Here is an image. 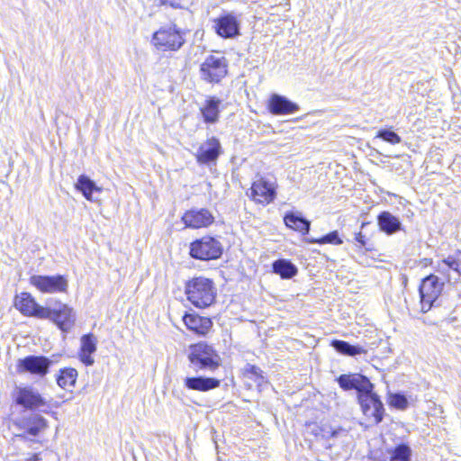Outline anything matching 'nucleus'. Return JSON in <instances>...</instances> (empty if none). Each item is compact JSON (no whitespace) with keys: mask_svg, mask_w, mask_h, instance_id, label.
Returning a JSON list of instances; mask_svg holds the SVG:
<instances>
[{"mask_svg":"<svg viewBox=\"0 0 461 461\" xmlns=\"http://www.w3.org/2000/svg\"><path fill=\"white\" fill-rule=\"evenodd\" d=\"M185 293L188 302L201 309L212 305L216 297L213 282L203 276L194 277L186 282Z\"/></svg>","mask_w":461,"mask_h":461,"instance_id":"nucleus-1","label":"nucleus"},{"mask_svg":"<svg viewBox=\"0 0 461 461\" xmlns=\"http://www.w3.org/2000/svg\"><path fill=\"white\" fill-rule=\"evenodd\" d=\"M187 358L195 370L214 371L221 366V357L212 346L199 342L189 346Z\"/></svg>","mask_w":461,"mask_h":461,"instance_id":"nucleus-2","label":"nucleus"},{"mask_svg":"<svg viewBox=\"0 0 461 461\" xmlns=\"http://www.w3.org/2000/svg\"><path fill=\"white\" fill-rule=\"evenodd\" d=\"M223 252L221 242L215 238L206 236L196 240L190 244V256L199 260H212L219 258Z\"/></svg>","mask_w":461,"mask_h":461,"instance_id":"nucleus-3","label":"nucleus"},{"mask_svg":"<svg viewBox=\"0 0 461 461\" xmlns=\"http://www.w3.org/2000/svg\"><path fill=\"white\" fill-rule=\"evenodd\" d=\"M228 72V61L221 55H209L200 66V77L208 83H219Z\"/></svg>","mask_w":461,"mask_h":461,"instance_id":"nucleus-4","label":"nucleus"},{"mask_svg":"<svg viewBox=\"0 0 461 461\" xmlns=\"http://www.w3.org/2000/svg\"><path fill=\"white\" fill-rule=\"evenodd\" d=\"M47 312L43 319L53 321L63 332H68L74 327L76 313L68 305L58 303L54 306H48Z\"/></svg>","mask_w":461,"mask_h":461,"instance_id":"nucleus-5","label":"nucleus"},{"mask_svg":"<svg viewBox=\"0 0 461 461\" xmlns=\"http://www.w3.org/2000/svg\"><path fill=\"white\" fill-rule=\"evenodd\" d=\"M443 284L434 275L426 276L420 286L421 310L426 312L432 307L434 302L441 294Z\"/></svg>","mask_w":461,"mask_h":461,"instance_id":"nucleus-6","label":"nucleus"},{"mask_svg":"<svg viewBox=\"0 0 461 461\" xmlns=\"http://www.w3.org/2000/svg\"><path fill=\"white\" fill-rule=\"evenodd\" d=\"M358 402L366 418L372 419L375 424L383 420L384 408L376 393L373 391L361 393L358 395Z\"/></svg>","mask_w":461,"mask_h":461,"instance_id":"nucleus-7","label":"nucleus"},{"mask_svg":"<svg viewBox=\"0 0 461 461\" xmlns=\"http://www.w3.org/2000/svg\"><path fill=\"white\" fill-rule=\"evenodd\" d=\"M30 283L42 293H62L68 286V280L63 276H31Z\"/></svg>","mask_w":461,"mask_h":461,"instance_id":"nucleus-8","label":"nucleus"},{"mask_svg":"<svg viewBox=\"0 0 461 461\" xmlns=\"http://www.w3.org/2000/svg\"><path fill=\"white\" fill-rule=\"evenodd\" d=\"M185 40L181 31H155L152 43L160 50H176L179 49Z\"/></svg>","mask_w":461,"mask_h":461,"instance_id":"nucleus-9","label":"nucleus"},{"mask_svg":"<svg viewBox=\"0 0 461 461\" xmlns=\"http://www.w3.org/2000/svg\"><path fill=\"white\" fill-rule=\"evenodd\" d=\"M14 307L25 316L43 319L47 316V307L38 304L29 293H21L14 298Z\"/></svg>","mask_w":461,"mask_h":461,"instance_id":"nucleus-10","label":"nucleus"},{"mask_svg":"<svg viewBox=\"0 0 461 461\" xmlns=\"http://www.w3.org/2000/svg\"><path fill=\"white\" fill-rule=\"evenodd\" d=\"M15 402L30 410L47 406V402L38 390L31 386L17 387L15 389Z\"/></svg>","mask_w":461,"mask_h":461,"instance_id":"nucleus-11","label":"nucleus"},{"mask_svg":"<svg viewBox=\"0 0 461 461\" xmlns=\"http://www.w3.org/2000/svg\"><path fill=\"white\" fill-rule=\"evenodd\" d=\"M51 365V361L43 356H29L20 359L17 368L20 373H31L44 376Z\"/></svg>","mask_w":461,"mask_h":461,"instance_id":"nucleus-12","label":"nucleus"},{"mask_svg":"<svg viewBox=\"0 0 461 461\" xmlns=\"http://www.w3.org/2000/svg\"><path fill=\"white\" fill-rule=\"evenodd\" d=\"M251 198L258 203L268 204L276 198V185L265 178L256 180L250 188Z\"/></svg>","mask_w":461,"mask_h":461,"instance_id":"nucleus-13","label":"nucleus"},{"mask_svg":"<svg viewBox=\"0 0 461 461\" xmlns=\"http://www.w3.org/2000/svg\"><path fill=\"white\" fill-rule=\"evenodd\" d=\"M339 386L345 390L355 389L358 395L373 391L374 385L367 377L360 374H344L337 378Z\"/></svg>","mask_w":461,"mask_h":461,"instance_id":"nucleus-14","label":"nucleus"},{"mask_svg":"<svg viewBox=\"0 0 461 461\" xmlns=\"http://www.w3.org/2000/svg\"><path fill=\"white\" fill-rule=\"evenodd\" d=\"M214 221L212 212L204 208L191 209L182 216V221L187 228L199 229L211 225Z\"/></svg>","mask_w":461,"mask_h":461,"instance_id":"nucleus-15","label":"nucleus"},{"mask_svg":"<svg viewBox=\"0 0 461 461\" xmlns=\"http://www.w3.org/2000/svg\"><path fill=\"white\" fill-rule=\"evenodd\" d=\"M221 153V143L212 137L202 143L196 151L195 157L200 164H209L215 161Z\"/></svg>","mask_w":461,"mask_h":461,"instance_id":"nucleus-16","label":"nucleus"},{"mask_svg":"<svg viewBox=\"0 0 461 461\" xmlns=\"http://www.w3.org/2000/svg\"><path fill=\"white\" fill-rule=\"evenodd\" d=\"M183 384L187 390L204 393L218 388L221 385V380L203 375L186 376L183 379Z\"/></svg>","mask_w":461,"mask_h":461,"instance_id":"nucleus-17","label":"nucleus"},{"mask_svg":"<svg viewBox=\"0 0 461 461\" xmlns=\"http://www.w3.org/2000/svg\"><path fill=\"white\" fill-rule=\"evenodd\" d=\"M268 109L272 114L284 115L292 114L299 111V105L291 102L285 96L274 94L268 102Z\"/></svg>","mask_w":461,"mask_h":461,"instance_id":"nucleus-18","label":"nucleus"},{"mask_svg":"<svg viewBox=\"0 0 461 461\" xmlns=\"http://www.w3.org/2000/svg\"><path fill=\"white\" fill-rule=\"evenodd\" d=\"M183 321L189 330L203 336L206 335L212 327L210 318L200 316L194 312L185 313L183 316Z\"/></svg>","mask_w":461,"mask_h":461,"instance_id":"nucleus-19","label":"nucleus"},{"mask_svg":"<svg viewBox=\"0 0 461 461\" xmlns=\"http://www.w3.org/2000/svg\"><path fill=\"white\" fill-rule=\"evenodd\" d=\"M221 104V101L215 96H210L205 100L200 111L206 123L213 124L218 122Z\"/></svg>","mask_w":461,"mask_h":461,"instance_id":"nucleus-20","label":"nucleus"},{"mask_svg":"<svg viewBox=\"0 0 461 461\" xmlns=\"http://www.w3.org/2000/svg\"><path fill=\"white\" fill-rule=\"evenodd\" d=\"M80 348V360L86 366L94 364L92 354L96 351L97 339L93 334L82 336Z\"/></svg>","mask_w":461,"mask_h":461,"instance_id":"nucleus-21","label":"nucleus"},{"mask_svg":"<svg viewBox=\"0 0 461 461\" xmlns=\"http://www.w3.org/2000/svg\"><path fill=\"white\" fill-rule=\"evenodd\" d=\"M379 228L388 235L393 234L402 229L400 220L389 212H383L377 217Z\"/></svg>","mask_w":461,"mask_h":461,"instance_id":"nucleus-22","label":"nucleus"},{"mask_svg":"<svg viewBox=\"0 0 461 461\" xmlns=\"http://www.w3.org/2000/svg\"><path fill=\"white\" fill-rule=\"evenodd\" d=\"M285 223L288 228L307 234L310 230L311 222L301 215L294 212H288L284 218Z\"/></svg>","mask_w":461,"mask_h":461,"instance_id":"nucleus-23","label":"nucleus"},{"mask_svg":"<svg viewBox=\"0 0 461 461\" xmlns=\"http://www.w3.org/2000/svg\"><path fill=\"white\" fill-rule=\"evenodd\" d=\"M75 186L78 191L82 193L84 197L88 201H94L92 196L94 192L102 191L101 187L97 186L93 180H91L88 176L85 175H81L78 176Z\"/></svg>","mask_w":461,"mask_h":461,"instance_id":"nucleus-24","label":"nucleus"},{"mask_svg":"<svg viewBox=\"0 0 461 461\" xmlns=\"http://www.w3.org/2000/svg\"><path fill=\"white\" fill-rule=\"evenodd\" d=\"M273 272L283 279L294 277L298 270L295 265L287 259H277L272 264Z\"/></svg>","mask_w":461,"mask_h":461,"instance_id":"nucleus-25","label":"nucleus"},{"mask_svg":"<svg viewBox=\"0 0 461 461\" xmlns=\"http://www.w3.org/2000/svg\"><path fill=\"white\" fill-rule=\"evenodd\" d=\"M331 346L340 354L355 357L357 355L366 354V350L360 346H354L344 340L335 339Z\"/></svg>","mask_w":461,"mask_h":461,"instance_id":"nucleus-26","label":"nucleus"},{"mask_svg":"<svg viewBox=\"0 0 461 461\" xmlns=\"http://www.w3.org/2000/svg\"><path fill=\"white\" fill-rule=\"evenodd\" d=\"M77 378V371L72 367H66L59 371L57 376V384L63 389L74 387Z\"/></svg>","mask_w":461,"mask_h":461,"instance_id":"nucleus-27","label":"nucleus"},{"mask_svg":"<svg viewBox=\"0 0 461 461\" xmlns=\"http://www.w3.org/2000/svg\"><path fill=\"white\" fill-rule=\"evenodd\" d=\"M441 267H447L448 271L452 270L456 274L454 278H458L461 276V252L448 256L447 258L443 259L441 261Z\"/></svg>","mask_w":461,"mask_h":461,"instance_id":"nucleus-28","label":"nucleus"},{"mask_svg":"<svg viewBox=\"0 0 461 461\" xmlns=\"http://www.w3.org/2000/svg\"><path fill=\"white\" fill-rule=\"evenodd\" d=\"M46 428V420L43 417L40 415H35L32 419V423L28 426L24 434H28L30 436H37L40 431ZM19 438H25L26 435H18Z\"/></svg>","mask_w":461,"mask_h":461,"instance_id":"nucleus-29","label":"nucleus"},{"mask_svg":"<svg viewBox=\"0 0 461 461\" xmlns=\"http://www.w3.org/2000/svg\"><path fill=\"white\" fill-rule=\"evenodd\" d=\"M411 449L406 444H400L391 453L390 461H410Z\"/></svg>","mask_w":461,"mask_h":461,"instance_id":"nucleus-30","label":"nucleus"},{"mask_svg":"<svg viewBox=\"0 0 461 461\" xmlns=\"http://www.w3.org/2000/svg\"><path fill=\"white\" fill-rule=\"evenodd\" d=\"M308 243L311 244H334V245H340L342 244V240L339 237V233L337 230L331 231L328 233L327 235L322 236L319 239L314 238H308L307 240Z\"/></svg>","mask_w":461,"mask_h":461,"instance_id":"nucleus-31","label":"nucleus"},{"mask_svg":"<svg viewBox=\"0 0 461 461\" xmlns=\"http://www.w3.org/2000/svg\"><path fill=\"white\" fill-rule=\"evenodd\" d=\"M240 23L237 17L231 14H227L218 19L216 29H239Z\"/></svg>","mask_w":461,"mask_h":461,"instance_id":"nucleus-32","label":"nucleus"},{"mask_svg":"<svg viewBox=\"0 0 461 461\" xmlns=\"http://www.w3.org/2000/svg\"><path fill=\"white\" fill-rule=\"evenodd\" d=\"M375 138L382 139L392 145L399 144L402 141V138L397 133L388 129L378 131Z\"/></svg>","mask_w":461,"mask_h":461,"instance_id":"nucleus-33","label":"nucleus"},{"mask_svg":"<svg viewBox=\"0 0 461 461\" xmlns=\"http://www.w3.org/2000/svg\"><path fill=\"white\" fill-rule=\"evenodd\" d=\"M389 403L391 406L399 410H405L408 407L407 398L401 393L391 394L389 398Z\"/></svg>","mask_w":461,"mask_h":461,"instance_id":"nucleus-34","label":"nucleus"},{"mask_svg":"<svg viewBox=\"0 0 461 461\" xmlns=\"http://www.w3.org/2000/svg\"><path fill=\"white\" fill-rule=\"evenodd\" d=\"M216 32L224 39H231L240 35V31H216Z\"/></svg>","mask_w":461,"mask_h":461,"instance_id":"nucleus-35","label":"nucleus"},{"mask_svg":"<svg viewBox=\"0 0 461 461\" xmlns=\"http://www.w3.org/2000/svg\"><path fill=\"white\" fill-rule=\"evenodd\" d=\"M354 240L359 245V247H366V236L363 235L361 231L355 234Z\"/></svg>","mask_w":461,"mask_h":461,"instance_id":"nucleus-36","label":"nucleus"},{"mask_svg":"<svg viewBox=\"0 0 461 461\" xmlns=\"http://www.w3.org/2000/svg\"><path fill=\"white\" fill-rule=\"evenodd\" d=\"M248 371L258 378L263 379L261 369L256 366H249Z\"/></svg>","mask_w":461,"mask_h":461,"instance_id":"nucleus-37","label":"nucleus"},{"mask_svg":"<svg viewBox=\"0 0 461 461\" xmlns=\"http://www.w3.org/2000/svg\"><path fill=\"white\" fill-rule=\"evenodd\" d=\"M437 271L441 274H447L450 277V275L448 274V268L441 267V261L438 263Z\"/></svg>","mask_w":461,"mask_h":461,"instance_id":"nucleus-38","label":"nucleus"},{"mask_svg":"<svg viewBox=\"0 0 461 461\" xmlns=\"http://www.w3.org/2000/svg\"><path fill=\"white\" fill-rule=\"evenodd\" d=\"M162 3H163V5H169L170 6L174 7V8H177L179 6L178 4H175L169 0H162Z\"/></svg>","mask_w":461,"mask_h":461,"instance_id":"nucleus-39","label":"nucleus"},{"mask_svg":"<svg viewBox=\"0 0 461 461\" xmlns=\"http://www.w3.org/2000/svg\"><path fill=\"white\" fill-rule=\"evenodd\" d=\"M41 457L39 454H34L32 457L26 459V461H41Z\"/></svg>","mask_w":461,"mask_h":461,"instance_id":"nucleus-40","label":"nucleus"},{"mask_svg":"<svg viewBox=\"0 0 461 461\" xmlns=\"http://www.w3.org/2000/svg\"><path fill=\"white\" fill-rule=\"evenodd\" d=\"M340 430H332L330 432L331 437L335 438L339 434Z\"/></svg>","mask_w":461,"mask_h":461,"instance_id":"nucleus-41","label":"nucleus"},{"mask_svg":"<svg viewBox=\"0 0 461 461\" xmlns=\"http://www.w3.org/2000/svg\"><path fill=\"white\" fill-rule=\"evenodd\" d=\"M366 225V223H362L361 228H364Z\"/></svg>","mask_w":461,"mask_h":461,"instance_id":"nucleus-42","label":"nucleus"}]
</instances>
